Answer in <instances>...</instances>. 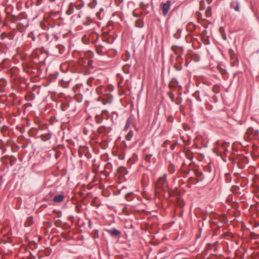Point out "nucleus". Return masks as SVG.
Wrapping results in <instances>:
<instances>
[{
	"mask_svg": "<svg viewBox=\"0 0 259 259\" xmlns=\"http://www.w3.org/2000/svg\"><path fill=\"white\" fill-rule=\"evenodd\" d=\"M220 31L221 33V34H223V33L224 32V29L223 27H221L220 28Z\"/></svg>",
	"mask_w": 259,
	"mask_h": 259,
	"instance_id": "obj_11",
	"label": "nucleus"
},
{
	"mask_svg": "<svg viewBox=\"0 0 259 259\" xmlns=\"http://www.w3.org/2000/svg\"><path fill=\"white\" fill-rule=\"evenodd\" d=\"M166 174H164L162 177H160L158 181L155 183V189L156 191L159 190L163 191L168 190V184L166 180Z\"/></svg>",
	"mask_w": 259,
	"mask_h": 259,
	"instance_id": "obj_2",
	"label": "nucleus"
},
{
	"mask_svg": "<svg viewBox=\"0 0 259 259\" xmlns=\"http://www.w3.org/2000/svg\"><path fill=\"white\" fill-rule=\"evenodd\" d=\"M130 124H131V121L129 119H127L126 121V124L124 127V131L127 130L128 128V127H130Z\"/></svg>",
	"mask_w": 259,
	"mask_h": 259,
	"instance_id": "obj_8",
	"label": "nucleus"
},
{
	"mask_svg": "<svg viewBox=\"0 0 259 259\" xmlns=\"http://www.w3.org/2000/svg\"><path fill=\"white\" fill-rule=\"evenodd\" d=\"M109 232L110 234L113 236H118L120 234V231L115 229L110 230Z\"/></svg>",
	"mask_w": 259,
	"mask_h": 259,
	"instance_id": "obj_7",
	"label": "nucleus"
},
{
	"mask_svg": "<svg viewBox=\"0 0 259 259\" xmlns=\"http://www.w3.org/2000/svg\"><path fill=\"white\" fill-rule=\"evenodd\" d=\"M227 148L228 143L227 142H221L220 141H217L215 143V147L212 149V151L214 153L217 154V155H219L222 153L225 154L228 150Z\"/></svg>",
	"mask_w": 259,
	"mask_h": 259,
	"instance_id": "obj_1",
	"label": "nucleus"
},
{
	"mask_svg": "<svg viewBox=\"0 0 259 259\" xmlns=\"http://www.w3.org/2000/svg\"><path fill=\"white\" fill-rule=\"evenodd\" d=\"M28 221L29 222L28 225H30L32 224V218H29Z\"/></svg>",
	"mask_w": 259,
	"mask_h": 259,
	"instance_id": "obj_12",
	"label": "nucleus"
},
{
	"mask_svg": "<svg viewBox=\"0 0 259 259\" xmlns=\"http://www.w3.org/2000/svg\"><path fill=\"white\" fill-rule=\"evenodd\" d=\"M92 80H93V78H90L88 79V80H87V83L89 85H91V82L92 81Z\"/></svg>",
	"mask_w": 259,
	"mask_h": 259,
	"instance_id": "obj_10",
	"label": "nucleus"
},
{
	"mask_svg": "<svg viewBox=\"0 0 259 259\" xmlns=\"http://www.w3.org/2000/svg\"><path fill=\"white\" fill-rule=\"evenodd\" d=\"M64 198V195L62 194H60L55 196L53 198V200L55 202L59 203L62 202Z\"/></svg>",
	"mask_w": 259,
	"mask_h": 259,
	"instance_id": "obj_4",
	"label": "nucleus"
},
{
	"mask_svg": "<svg viewBox=\"0 0 259 259\" xmlns=\"http://www.w3.org/2000/svg\"><path fill=\"white\" fill-rule=\"evenodd\" d=\"M152 155L151 154L147 155L145 157V160L147 161L150 162V158L152 157Z\"/></svg>",
	"mask_w": 259,
	"mask_h": 259,
	"instance_id": "obj_9",
	"label": "nucleus"
},
{
	"mask_svg": "<svg viewBox=\"0 0 259 259\" xmlns=\"http://www.w3.org/2000/svg\"><path fill=\"white\" fill-rule=\"evenodd\" d=\"M134 136L133 132L130 130L128 134L126 135L125 138L127 141H131Z\"/></svg>",
	"mask_w": 259,
	"mask_h": 259,
	"instance_id": "obj_6",
	"label": "nucleus"
},
{
	"mask_svg": "<svg viewBox=\"0 0 259 259\" xmlns=\"http://www.w3.org/2000/svg\"><path fill=\"white\" fill-rule=\"evenodd\" d=\"M174 148H175V146L174 145H171V149H174Z\"/></svg>",
	"mask_w": 259,
	"mask_h": 259,
	"instance_id": "obj_14",
	"label": "nucleus"
},
{
	"mask_svg": "<svg viewBox=\"0 0 259 259\" xmlns=\"http://www.w3.org/2000/svg\"><path fill=\"white\" fill-rule=\"evenodd\" d=\"M143 26V25H142V26H139V27L141 28Z\"/></svg>",
	"mask_w": 259,
	"mask_h": 259,
	"instance_id": "obj_15",
	"label": "nucleus"
},
{
	"mask_svg": "<svg viewBox=\"0 0 259 259\" xmlns=\"http://www.w3.org/2000/svg\"><path fill=\"white\" fill-rule=\"evenodd\" d=\"M221 35H222V38L224 40L226 39L227 37H226V35L225 34H222Z\"/></svg>",
	"mask_w": 259,
	"mask_h": 259,
	"instance_id": "obj_13",
	"label": "nucleus"
},
{
	"mask_svg": "<svg viewBox=\"0 0 259 259\" xmlns=\"http://www.w3.org/2000/svg\"><path fill=\"white\" fill-rule=\"evenodd\" d=\"M171 5V2L169 1H167L165 3L162 4V11L164 15H167L168 13Z\"/></svg>",
	"mask_w": 259,
	"mask_h": 259,
	"instance_id": "obj_3",
	"label": "nucleus"
},
{
	"mask_svg": "<svg viewBox=\"0 0 259 259\" xmlns=\"http://www.w3.org/2000/svg\"><path fill=\"white\" fill-rule=\"evenodd\" d=\"M231 7L232 8H234L235 9V10L236 11H239V9H240L239 4V3L238 2H232L231 4Z\"/></svg>",
	"mask_w": 259,
	"mask_h": 259,
	"instance_id": "obj_5",
	"label": "nucleus"
}]
</instances>
